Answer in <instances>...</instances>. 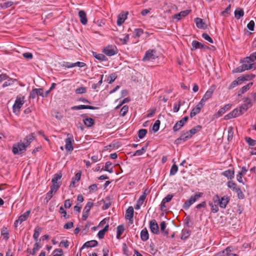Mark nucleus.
<instances>
[{
    "label": "nucleus",
    "mask_w": 256,
    "mask_h": 256,
    "mask_svg": "<svg viewBox=\"0 0 256 256\" xmlns=\"http://www.w3.org/2000/svg\"><path fill=\"white\" fill-rule=\"evenodd\" d=\"M60 186L58 184L52 183V185L50 186V190L53 193H56Z\"/></svg>",
    "instance_id": "603ef678"
},
{
    "label": "nucleus",
    "mask_w": 256,
    "mask_h": 256,
    "mask_svg": "<svg viewBox=\"0 0 256 256\" xmlns=\"http://www.w3.org/2000/svg\"><path fill=\"white\" fill-rule=\"evenodd\" d=\"M15 80H14L12 78H8V80L4 82V84H2V87L4 88L13 84Z\"/></svg>",
    "instance_id": "3c124183"
},
{
    "label": "nucleus",
    "mask_w": 256,
    "mask_h": 256,
    "mask_svg": "<svg viewBox=\"0 0 256 256\" xmlns=\"http://www.w3.org/2000/svg\"><path fill=\"white\" fill-rule=\"evenodd\" d=\"M30 211L28 210L24 214L20 215L18 220H16L14 222V226L16 227H17L18 224H21L23 222L26 220L28 218Z\"/></svg>",
    "instance_id": "6e6552de"
},
{
    "label": "nucleus",
    "mask_w": 256,
    "mask_h": 256,
    "mask_svg": "<svg viewBox=\"0 0 256 256\" xmlns=\"http://www.w3.org/2000/svg\"><path fill=\"white\" fill-rule=\"evenodd\" d=\"M253 82H250L246 85L242 86L238 92V96H240L241 94L247 92L250 88L252 86Z\"/></svg>",
    "instance_id": "a878e982"
},
{
    "label": "nucleus",
    "mask_w": 256,
    "mask_h": 256,
    "mask_svg": "<svg viewBox=\"0 0 256 256\" xmlns=\"http://www.w3.org/2000/svg\"><path fill=\"white\" fill-rule=\"evenodd\" d=\"M116 78H117V76L116 75V74H114V73L111 74L108 78V80H109L108 84H110L112 82H113L115 80Z\"/></svg>",
    "instance_id": "5fc2aeb1"
},
{
    "label": "nucleus",
    "mask_w": 256,
    "mask_h": 256,
    "mask_svg": "<svg viewBox=\"0 0 256 256\" xmlns=\"http://www.w3.org/2000/svg\"><path fill=\"white\" fill-rule=\"evenodd\" d=\"M242 114H243L242 112V110H240L239 107L234 109L231 112V116H234V118L238 116H240Z\"/></svg>",
    "instance_id": "473e14b6"
},
{
    "label": "nucleus",
    "mask_w": 256,
    "mask_h": 256,
    "mask_svg": "<svg viewBox=\"0 0 256 256\" xmlns=\"http://www.w3.org/2000/svg\"><path fill=\"white\" fill-rule=\"evenodd\" d=\"M192 137V134H190V130L182 134H181L180 138H177L176 140V144H178L180 142L181 140H183L184 142V141H186L187 140L190 138Z\"/></svg>",
    "instance_id": "ddd939ff"
},
{
    "label": "nucleus",
    "mask_w": 256,
    "mask_h": 256,
    "mask_svg": "<svg viewBox=\"0 0 256 256\" xmlns=\"http://www.w3.org/2000/svg\"><path fill=\"white\" fill-rule=\"evenodd\" d=\"M166 224L164 221H163L160 224V232L162 233L164 236H167L168 234V230H166Z\"/></svg>",
    "instance_id": "b1692460"
},
{
    "label": "nucleus",
    "mask_w": 256,
    "mask_h": 256,
    "mask_svg": "<svg viewBox=\"0 0 256 256\" xmlns=\"http://www.w3.org/2000/svg\"><path fill=\"white\" fill-rule=\"evenodd\" d=\"M222 174L228 179H232L234 176V170H228L222 172Z\"/></svg>",
    "instance_id": "7c9ffc66"
},
{
    "label": "nucleus",
    "mask_w": 256,
    "mask_h": 256,
    "mask_svg": "<svg viewBox=\"0 0 256 256\" xmlns=\"http://www.w3.org/2000/svg\"><path fill=\"white\" fill-rule=\"evenodd\" d=\"M255 23L252 20H250L249 23L247 24V28L250 30H254V27Z\"/></svg>",
    "instance_id": "69168bd1"
},
{
    "label": "nucleus",
    "mask_w": 256,
    "mask_h": 256,
    "mask_svg": "<svg viewBox=\"0 0 256 256\" xmlns=\"http://www.w3.org/2000/svg\"><path fill=\"white\" fill-rule=\"evenodd\" d=\"M128 12L125 13L122 12L118 16L116 24L118 26H121L127 18Z\"/></svg>",
    "instance_id": "dca6fc26"
},
{
    "label": "nucleus",
    "mask_w": 256,
    "mask_h": 256,
    "mask_svg": "<svg viewBox=\"0 0 256 256\" xmlns=\"http://www.w3.org/2000/svg\"><path fill=\"white\" fill-rule=\"evenodd\" d=\"M202 128V126L198 125L195 128H194L190 130V134H192V136L194 134L197 132H199Z\"/></svg>",
    "instance_id": "de8ad7c7"
},
{
    "label": "nucleus",
    "mask_w": 256,
    "mask_h": 256,
    "mask_svg": "<svg viewBox=\"0 0 256 256\" xmlns=\"http://www.w3.org/2000/svg\"><path fill=\"white\" fill-rule=\"evenodd\" d=\"M86 92V89L85 87H80L78 88L76 90V93L77 94H84Z\"/></svg>",
    "instance_id": "4d7b16f0"
},
{
    "label": "nucleus",
    "mask_w": 256,
    "mask_h": 256,
    "mask_svg": "<svg viewBox=\"0 0 256 256\" xmlns=\"http://www.w3.org/2000/svg\"><path fill=\"white\" fill-rule=\"evenodd\" d=\"M204 104H202L200 102L192 110L190 113V118H192L198 114L202 108L203 107Z\"/></svg>",
    "instance_id": "4468645a"
},
{
    "label": "nucleus",
    "mask_w": 256,
    "mask_h": 256,
    "mask_svg": "<svg viewBox=\"0 0 256 256\" xmlns=\"http://www.w3.org/2000/svg\"><path fill=\"white\" fill-rule=\"evenodd\" d=\"M104 52L108 56H112L116 54L117 48L116 46H108L104 49Z\"/></svg>",
    "instance_id": "9b49d317"
},
{
    "label": "nucleus",
    "mask_w": 256,
    "mask_h": 256,
    "mask_svg": "<svg viewBox=\"0 0 256 256\" xmlns=\"http://www.w3.org/2000/svg\"><path fill=\"white\" fill-rule=\"evenodd\" d=\"M72 110H79L82 109H90V110H97L98 108V107L93 106H91L88 105H79L74 106L72 107Z\"/></svg>",
    "instance_id": "2eb2a0df"
},
{
    "label": "nucleus",
    "mask_w": 256,
    "mask_h": 256,
    "mask_svg": "<svg viewBox=\"0 0 256 256\" xmlns=\"http://www.w3.org/2000/svg\"><path fill=\"white\" fill-rule=\"evenodd\" d=\"M195 22L196 24V26L198 28L206 29V25L203 22V20L202 18H195Z\"/></svg>",
    "instance_id": "412c9836"
},
{
    "label": "nucleus",
    "mask_w": 256,
    "mask_h": 256,
    "mask_svg": "<svg viewBox=\"0 0 256 256\" xmlns=\"http://www.w3.org/2000/svg\"><path fill=\"white\" fill-rule=\"evenodd\" d=\"M3 2L0 4V8L2 9H6L10 8L14 4V2L12 1H6L4 2L5 0H2Z\"/></svg>",
    "instance_id": "cd10ccee"
},
{
    "label": "nucleus",
    "mask_w": 256,
    "mask_h": 256,
    "mask_svg": "<svg viewBox=\"0 0 256 256\" xmlns=\"http://www.w3.org/2000/svg\"><path fill=\"white\" fill-rule=\"evenodd\" d=\"M157 58H158V56L156 54V50H149L146 52L142 60L144 62L152 60Z\"/></svg>",
    "instance_id": "39448f33"
},
{
    "label": "nucleus",
    "mask_w": 256,
    "mask_h": 256,
    "mask_svg": "<svg viewBox=\"0 0 256 256\" xmlns=\"http://www.w3.org/2000/svg\"><path fill=\"white\" fill-rule=\"evenodd\" d=\"M124 230V226L122 225L118 226L116 228V238L119 239Z\"/></svg>",
    "instance_id": "c9c22d12"
},
{
    "label": "nucleus",
    "mask_w": 256,
    "mask_h": 256,
    "mask_svg": "<svg viewBox=\"0 0 256 256\" xmlns=\"http://www.w3.org/2000/svg\"><path fill=\"white\" fill-rule=\"evenodd\" d=\"M26 147L24 143L15 144L12 146V152L14 154H20L26 150Z\"/></svg>",
    "instance_id": "7ed1b4c3"
},
{
    "label": "nucleus",
    "mask_w": 256,
    "mask_h": 256,
    "mask_svg": "<svg viewBox=\"0 0 256 256\" xmlns=\"http://www.w3.org/2000/svg\"><path fill=\"white\" fill-rule=\"evenodd\" d=\"M243 100L244 103L239 107L240 110H242V114L247 111L252 105L250 99L248 97L244 98Z\"/></svg>",
    "instance_id": "0eeeda50"
},
{
    "label": "nucleus",
    "mask_w": 256,
    "mask_h": 256,
    "mask_svg": "<svg viewBox=\"0 0 256 256\" xmlns=\"http://www.w3.org/2000/svg\"><path fill=\"white\" fill-rule=\"evenodd\" d=\"M150 228L152 233L156 234H160L159 227L156 220H152L150 222Z\"/></svg>",
    "instance_id": "1a4fd4ad"
},
{
    "label": "nucleus",
    "mask_w": 256,
    "mask_h": 256,
    "mask_svg": "<svg viewBox=\"0 0 256 256\" xmlns=\"http://www.w3.org/2000/svg\"><path fill=\"white\" fill-rule=\"evenodd\" d=\"M141 240L144 241H146L149 238V234L146 228H144L140 232Z\"/></svg>",
    "instance_id": "393cba45"
},
{
    "label": "nucleus",
    "mask_w": 256,
    "mask_h": 256,
    "mask_svg": "<svg viewBox=\"0 0 256 256\" xmlns=\"http://www.w3.org/2000/svg\"><path fill=\"white\" fill-rule=\"evenodd\" d=\"M98 244V242L96 240H92L85 242L80 248V250L84 248H92L96 246Z\"/></svg>",
    "instance_id": "6ab92c4d"
},
{
    "label": "nucleus",
    "mask_w": 256,
    "mask_h": 256,
    "mask_svg": "<svg viewBox=\"0 0 256 256\" xmlns=\"http://www.w3.org/2000/svg\"><path fill=\"white\" fill-rule=\"evenodd\" d=\"M65 140V148L68 151H72L74 148L72 144V142L74 141L73 136L70 134H68Z\"/></svg>",
    "instance_id": "f8f14e48"
},
{
    "label": "nucleus",
    "mask_w": 256,
    "mask_h": 256,
    "mask_svg": "<svg viewBox=\"0 0 256 256\" xmlns=\"http://www.w3.org/2000/svg\"><path fill=\"white\" fill-rule=\"evenodd\" d=\"M34 134H30L26 136V138L24 139V144H26L27 146L30 144V142L34 140Z\"/></svg>",
    "instance_id": "72a5a7b5"
},
{
    "label": "nucleus",
    "mask_w": 256,
    "mask_h": 256,
    "mask_svg": "<svg viewBox=\"0 0 256 256\" xmlns=\"http://www.w3.org/2000/svg\"><path fill=\"white\" fill-rule=\"evenodd\" d=\"M202 195V193L197 192L194 196H192L190 198L186 200L183 205V208L185 210L188 209L190 206L193 204L198 199L200 198Z\"/></svg>",
    "instance_id": "f257e3e1"
},
{
    "label": "nucleus",
    "mask_w": 256,
    "mask_h": 256,
    "mask_svg": "<svg viewBox=\"0 0 256 256\" xmlns=\"http://www.w3.org/2000/svg\"><path fill=\"white\" fill-rule=\"evenodd\" d=\"M246 142L250 146H256V140H254L250 138H246Z\"/></svg>",
    "instance_id": "6e6d98bb"
},
{
    "label": "nucleus",
    "mask_w": 256,
    "mask_h": 256,
    "mask_svg": "<svg viewBox=\"0 0 256 256\" xmlns=\"http://www.w3.org/2000/svg\"><path fill=\"white\" fill-rule=\"evenodd\" d=\"M210 206H211V210L214 213H216L218 211V202L212 204V203H209Z\"/></svg>",
    "instance_id": "79ce46f5"
},
{
    "label": "nucleus",
    "mask_w": 256,
    "mask_h": 256,
    "mask_svg": "<svg viewBox=\"0 0 256 256\" xmlns=\"http://www.w3.org/2000/svg\"><path fill=\"white\" fill-rule=\"evenodd\" d=\"M134 208L132 206H129L126 210V218L130 220L134 216Z\"/></svg>",
    "instance_id": "4be33fe9"
},
{
    "label": "nucleus",
    "mask_w": 256,
    "mask_h": 256,
    "mask_svg": "<svg viewBox=\"0 0 256 256\" xmlns=\"http://www.w3.org/2000/svg\"><path fill=\"white\" fill-rule=\"evenodd\" d=\"M78 16L81 23L83 24H86L88 22L86 13L84 10H81L78 12Z\"/></svg>",
    "instance_id": "aec40b11"
},
{
    "label": "nucleus",
    "mask_w": 256,
    "mask_h": 256,
    "mask_svg": "<svg viewBox=\"0 0 256 256\" xmlns=\"http://www.w3.org/2000/svg\"><path fill=\"white\" fill-rule=\"evenodd\" d=\"M147 130L146 129H140L138 132V136L140 138H144L147 134Z\"/></svg>",
    "instance_id": "c03bdc74"
},
{
    "label": "nucleus",
    "mask_w": 256,
    "mask_h": 256,
    "mask_svg": "<svg viewBox=\"0 0 256 256\" xmlns=\"http://www.w3.org/2000/svg\"><path fill=\"white\" fill-rule=\"evenodd\" d=\"M93 56L96 59H97L99 60L105 61L106 60V58L103 54H97L96 52H93Z\"/></svg>",
    "instance_id": "4c0bfd02"
},
{
    "label": "nucleus",
    "mask_w": 256,
    "mask_h": 256,
    "mask_svg": "<svg viewBox=\"0 0 256 256\" xmlns=\"http://www.w3.org/2000/svg\"><path fill=\"white\" fill-rule=\"evenodd\" d=\"M143 34V30L141 28H136L134 31V36L140 37Z\"/></svg>",
    "instance_id": "338daca9"
},
{
    "label": "nucleus",
    "mask_w": 256,
    "mask_h": 256,
    "mask_svg": "<svg viewBox=\"0 0 256 256\" xmlns=\"http://www.w3.org/2000/svg\"><path fill=\"white\" fill-rule=\"evenodd\" d=\"M244 79V80H251L252 78H254L255 76L254 74H244L242 76Z\"/></svg>",
    "instance_id": "13d9d810"
},
{
    "label": "nucleus",
    "mask_w": 256,
    "mask_h": 256,
    "mask_svg": "<svg viewBox=\"0 0 256 256\" xmlns=\"http://www.w3.org/2000/svg\"><path fill=\"white\" fill-rule=\"evenodd\" d=\"M24 96H17L14 104L12 106L13 112L14 113L19 112L20 108L24 103Z\"/></svg>",
    "instance_id": "20e7f679"
},
{
    "label": "nucleus",
    "mask_w": 256,
    "mask_h": 256,
    "mask_svg": "<svg viewBox=\"0 0 256 256\" xmlns=\"http://www.w3.org/2000/svg\"><path fill=\"white\" fill-rule=\"evenodd\" d=\"M37 96L38 92L36 91V88H34L30 93V98L32 99H34Z\"/></svg>",
    "instance_id": "774afa93"
},
{
    "label": "nucleus",
    "mask_w": 256,
    "mask_h": 256,
    "mask_svg": "<svg viewBox=\"0 0 256 256\" xmlns=\"http://www.w3.org/2000/svg\"><path fill=\"white\" fill-rule=\"evenodd\" d=\"M62 176L61 172L56 174L52 180V183L57 184L58 180H60Z\"/></svg>",
    "instance_id": "37998d69"
},
{
    "label": "nucleus",
    "mask_w": 256,
    "mask_h": 256,
    "mask_svg": "<svg viewBox=\"0 0 256 256\" xmlns=\"http://www.w3.org/2000/svg\"><path fill=\"white\" fill-rule=\"evenodd\" d=\"M93 206V203L92 202H89L87 203L86 206H85L84 210L88 212H90L91 208Z\"/></svg>",
    "instance_id": "0e129e2a"
},
{
    "label": "nucleus",
    "mask_w": 256,
    "mask_h": 256,
    "mask_svg": "<svg viewBox=\"0 0 256 256\" xmlns=\"http://www.w3.org/2000/svg\"><path fill=\"white\" fill-rule=\"evenodd\" d=\"M202 37L205 40L208 41V42L210 43H213L212 39L210 36L208 34L206 33H204L202 34Z\"/></svg>",
    "instance_id": "bf43d9fd"
},
{
    "label": "nucleus",
    "mask_w": 256,
    "mask_h": 256,
    "mask_svg": "<svg viewBox=\"0 0 256 256\" xmlns=\"http://www.w3.org/2000/svg\"><path fill=\"white\" fill-rule=\"evenodd\" d=\"M104 77V74L101 75V78L100 80H99V82L97 84H94L92 85V88L94 90H96L98 87H99L102 82V78Z\"/></svg>",
    "instance_id": "680f3d73"
},
{
    "label": "nucleus",
    "mask_w": 256,
    "mask_h": 256,
    "mask_svg": "<svg viewBox=\"0 0 256 256\" xmlns=\"http://www.w3.org/2000/svg\"><path fill=\"white\" fill-rule=\"evenodd\" d=\"M192 50H194L198 48L202 49L204 46V44H202L201 42L196 40H193L192 42Z\"/></svg>",
    "instance_id": "5701e85b"
},
{
    "label": "nucleus",
    "mask_w": 256,
    "mask_h": 256,
    "mask_svg": "<svg viewBox=\"0 0 256 256\" xmlns=\"http://www.w3.org/2000/svg\"><path fill=\"white\" fill-rule=\"evenodd\" d=\"M214 86H211L208 90L206 92L202 99L200 102L202 104H204V102L208 100L210 98L214 93Z\"/></svg>",
    "instance_id": "9d476101"
},
{
    "label": "nucleus",
    "mask_w": 256,
    "mask_h": 256,
    "mask_svg": "<svg viewBox=\"0 0 256 256\" xmlns=\"http://www.w3.org/2000/svg\"><path fill=\"white\" fill-rule=\"evenodd\" d=\"M190 10H186L184 11H182L179 13L175 14L173 16V18L176 19L177 20H180L182 18H184L190 12Z\"/></svg>",
    "instance_id": "a211bd4d"
},
{
    "label": "nucleus",
    "mask_w": 256,
    "mask_h": 256,
    "mask_svg": "<svg viewBox=\"0 0 256 256\" xmlns=\"http://www.w3.org/2000/svg\"><path fill=\"white\" fill-rule=\"evenodd\" d=\"M230 108V105L229 104L225 105L223 108H220L218 111L214 114L216 118L221 116L224 114Z\"/></svg>",
    "instance_id": "f3484780"
},
{
    "label": "nucleus",
    "mask_w": 256,
    "mask_h": 256,
    "mask_svg": "<svg viewBox=\"0 0 256 256\" xmlns=\"http://www.w3.org/2000/svg\"><path fill=\"white\" fill-rule=\"evenodd\" d=\"M72 205V201L70 199L66 200L64 202V206L66 208H69Z\"/></svg>",
    "instance_id": "052dcab7"
},
{
    "label": "nucleus",
    "mask_w": 256,
    "mask_h": 256,
    "mask_svg": "<svg viewBox=\"0 0 256 256\" xmlns=\"http://www.w3.org/2000/svg\"><path fill=\"white\" fill-rule=\"evenodd\" d=\"M148 146V144H146V145L143 146L140 150H136L134 153L133 154V156H141L144 154L146 151L147 148Z\"/></svg>",
    "instance_id": "c85d7f7f"
},
{
    "label": "nucleus",
    "mask_w": 256,
    "mask_h": 256,
    "mask_svg": "<svg viewBox=\"0 0 256 256\" xmlns=\"http://www.w3.org/2000/svg\"><path fill=\"white\" fill-rule=\"evenodd\" d=\"M40 248L41 246L40 245L39 243L38 242H36L34 244V247L32 252L30 251V254L34 255Z\"/></svg>",
    "instance_id": "a19ab883"
},
{
    "label": "nucleus",
    "mask_w": 256,
    "mask_h": 256,
    "mask_svg": "<svg viewBox=\"0 0 256 256\" xmlns=\"http://www.w3.org/2000/svg\"><path fill=\"white\" fill-rule=\"evenodd\" d=\"M213 200L214 203L217 202L221 208H225L229 202L230 198L228 196H225L220 199L218 195H216Z\"/></svg>",
    "instance_id": "f03ea898"
},
{
    "label": "nucleus",
    "mask_w": 256,
    "mask_h": 256,
    "mask_svg": "<svg viewBox=\"0 0 256 256\" xmlns=\"http://www.w3.org/2000/svg\"><path fill=\"white\" fill-rule=\"evenodd\" d=\"M112 164L110 162H107L104 166V168L103 169L104 171L108 172L110 173L113 172V167L111 166Z\"/></svg>",
    "instance_id": "f704fd0d"
},
{
    "label": "nucleus",
    "mask_w": 256,
    "mask_h": 256,
    "mask_svg": "<svg viewBox=\"0 0 256 256\" xmlns=\"http://www.w3.org/2000/svg\"><path fill=\"white\" fill-rule=\"evenodd\" d=\"M84 124L88 127L92 126L94 122V120L93 118H86L83 120Z\"/></svg>",
    "instance_id": "c756f323"
},
{
    "label": "nucleus",
    "mask_w": 256,
    "mask_h": 256,
    "mask_svg": "<svg viewBox=\"0 0 256 256\" xmlns=\"http://www.w3.org/2000/svg\"><path fill=\"white\" fill-rule=\"evenodd\" d=\"M227 186L230 188L235 191L238 194L239 198H242V196H244V194L240 188L237 186L236 184L232 181H228L227 183Z\"/></svg>",
    "instance_id": "423d86ee"
},
{
    "label": "nucleus",
    "mask_w": 256,
    "mask_h": 256,
    "mask_svg": "<svg viewBox=\"0 0 256 256\" xmlns=\"http://www.w3.org/2000/svg\"><path fill=\"white\" fill-rule=\"evenodd\" d=\"M244 12L242 9L238 8L234 12V16L237 19L240 18V17L244 16Z\"/></svg>",
    "instance_id": "e433bc0d"
},
{
    "label": "nucleus",
    "mask_w": 256,
    "mask_h": 256,
    "mask_svg": "<svg viewBox=\"0 0 256 256\" xmlns=\"http://www.w3.org/2000/svg\"><path fill=\"white\" fill-rule=\"evenodd\" d=\"M246 61L248 62H254L256 60V52L252 53L249 57L246 58Z\"/></svg>",
    "instance_id": "09e8293b"
},
{
    "label": "nucleus",
    "mask_w": 256,
    "mask_h": 256,
    "mask_svg": "<svg viewBox=\"0 0 256 256\" xmlns=\"http://www.w3.org/2000/svg\"><path fill=\"white\" fill-rule=\"evenodd\" d=\"M252 62L250 61L249 62H248L246 61V58H244V62H245V63L242 64L244 70H251L253 68L254 64H250V62Z\"/></svg>",
    "instance_id": "2f4dec72"
},
{
    "label": "nucleus",
    "mask_w": 256,
    "mask_h": 256,
    "mask_svg": "<svg viewBox=\"0 0 256 256\" xmlns=\"http://www.w3.org/2000/svg\"><path fill=\"white\" fill-rule=\"evenodd\" d=\"M184 123H182V120L178 121L174 126L173 130L175 132H178L180 129V128L184 125Z\"/></svg>",
    "instance_id": "58836bf2"
},
{
    "label": "nucleus",
    "mask_w": 256,
    "mask_h": 256,
    "mask_svg": "<svg viewBox=\"0 0 256 256\" xmlns=\"http://www.w3.org/2000/svg\"><path fill=\"white\" fill-rule=\"evenodd\" d=\"M234 130L232 126H230L228 128V141H230L232 140L234 136Z\"/></svg>",
    "instance_id": "ea45409f"
},
{
    "label": "nucleus",
    "mask_w": 256,
    "mask_h": 256,
    "mask_svg": "<svg viewBox=\"0 0 256 256\" xmlns=\"http://www.w3.org/2000/svg\"><path fill=\"white\" fill-rule=\"evenodd\" d=\"M42 229L38 226H37L34 230V232L33 235V238L36 242L38 240L39 236L42 232Z\"/></svg>",
    "instance_id": "bb28decb"
},
{
    "label": "nucleus",
    "mask_w": 256,
    "mask_h": 256,
    "mask_svg": "<svg viewBox=\"0 0 256 256\" xmlns=\"http://www.w3.org/2000/svg\"><path fill=\"white\" fill-rule=\"evenodd\" d=\"M60 212L61 214H63V216L65 219L69 218L70 216L67 214L66 210H64L62 206H61L60 208Z\"/></svg>",
    "instance_id": "864d4df0"
},
{
    "label": "nucleus",
    "mask_w": 256,
    "mask_h": 256,
    "mask_svg": "<svg viewBox=\"0 0 256 256\" xmlns=\"http://www.w3.org/2000/svg\"><path fill=\"white\" fill-rule=\"evenodd\" d=\"M128 106L126 105L124 106L120 110V116H124L128 112Z\"/></svg>",
    "instance_id": "8fccbe9b"
},
{
    "label": "nucleus",
    "mask_w": 256,
    "mask_h": 256,
    "mask_svg": "<svg viewBox=\"0 0 256 256\" xmlns=\"http://www.w3.org/2000/svg\"><path fill=\"white\" fill-rule=\"evenodd\" d=\"M178 170V167L174 163L171 167L170 174V176H174L177 172Z\"/></svg>",
    "instance_id": "49530a36"
},
{
    "label": "nucleus",
    "mask_w": 256,
    "mask_h": 256,
    "mask_svg": "<svg viewBox=\"0 0 256 256\" xmlns=\"http://www.w3.org/2000/svg\"><path fill=\"white\" fill-rule=\"evenodd\" d=\"M160 122V120H156L152 126V130L156 132L159 130Z\"/></svg>",
    "instance_id": "a18cd8bd"
},
{
    "label": "nucleus",
    "mask_w": 256,
    "mask_h": 256,
    "mask_svg": "<svg viewBox=\"0 0 256 256\" xmlns=\"http://www.w3.org/2000/svg\"><path fill=\"white\" fill-rule=\"evenodd\" d=\"M2 234L4 236V238L6 240L8 238V230L6 228H4L1 232Z\"/></svg>",
    "instance_id": "e2e57ef3"
}]
</instances>
